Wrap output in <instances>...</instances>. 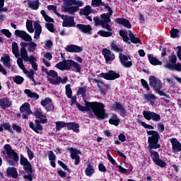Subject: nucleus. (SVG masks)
Segmentation results:
<instances>
[{
    "label": "nucleus",
    "mask_w": 181,
    "mask_h": 181,
    "mask_svg": "<svg viewBox=\"0 0 181 181\" xmlns=\"http://www.w3.org/2000/svg\"><path fill=\"white\" fill-rule=\"evenodd\" d=\"M5 4V0H0V13L1 12H8V8L6 7L4 8Z\"/></svg>",
    "instance_id": "nucleus-56"
},
{
    "label": "nucleus",
    "mask_w": 181,
    "mask_h": 181,
    "mask_svg": "<svg viewBox=\"0 0 181 181\" xmlns=\"http://www.w3.org/2000/svg\"><path fill=\"white\" fill-rule=\"evenodd\" d=\"M40 5V3L39 2V0L28 1V6L33 11H37V9H39Z\"/></svg>",
    "instance_id": "nucleus-31"
},
{
    "label": "nucleus",
    "mask_w": 181,
    "mask_h": 181,
    "mask_svg": "<svg viewBox=\"0 0 181 181\" xmlns=\"http://www.w3.org/2000/svg\"><path fill=\"white\" fill-rule=\"evenodd\" d=\"M55 67L64 71V70H71V67L75 69L76 73H81V65L74 62L73 59H64L62 62H59L56 64Z\"/></svg>",
    "instance_id": "nucleus-5"
},
{
    "label": "nucleus",
    "mask_w": 181,
    "mask_h": 181,
    "mask_svg": "<svg viewBox=\"0 0 181 181\" xmlns=\"http://www.w3.org/2000/svg\"><path fill=\"white\" fill-rule=\"evenodd\" d=\"M24 78L23 77L21 76H16L14 77H13V81H14V83H16V84H22L24 81Z\"/></svg>",
    "instance_id": "nucleus-46"
},
{
    "label": "nucleus",
    "mask_w": 181,
    "mask_h": 181,
    "mask_svg": "<svg viewBox=\"0 0 181 181\" xmlns=\"http://www.w3.org/2000/svg\"><path fill=\"white\" fill-rule=\"evenodd\" d=\"M20 164L21 166H23V169L27 173H32V164L29 162L28 158L23 157V156H21Z\"/></svg>",
    "instance_id": "nucleus-14"
},
{
    "label": "nucleus",
    "mask_w": 181,
    "mask_h": 181,
    "mask_svg": "<svg viewBox=\"0 0 181 181\" xmlns=\"http://www.w3.org/2000/svg\"><path fill=\"white\" fill-rule=\"evenodd\" d=\"M92 6H105L101 0H92Z\"/></svg>",
    "instance_id": "nucleus-54"
},
{
    "label": "nucleus",
    "mask_w": 181,
    "mask_h": 181,
    "mask_svg": "<svg viewBox=\"0 0 181 181\" xmlns=\"http://www.w3.org/2000/svg\"><path fill=\"white\" fill-rule=\"evenodd\" d=\"M36 126L34 128L35 132L37 134H39V131H43V127L41 126V124H39V120L35 119Z\"/></svg>",
    "instance_id": "nucleus-52"
},
{
    "label": "nucleus",
    "mask_w": 181,
    "mask_h": 181,
    "mask_svg": "<svg viewBox=\"0 0 181 181\" xmlns=\"http://www.w3.org/2000/svg\"><path fill=\"white\" fill-rule=\"evenodd\" d=\"M21 114H22L23 119H28L29 115L33 114L32 110L30 109V104L29 103H25L20 107Z\"/></svg>",
    "instance_id": "nucleus-10"
},
{
    "label": "nucleus",
    "mask_w": 181,
    "mask_h": 181,
    "mask_svg": "<svg viewBox=\"0 0 181 181\" xmlns=\"http://www.w3.org/2000/svg\"><path fill=\"white\" fill-rule=\"evenodd\" d=\"M115 22L118 23V25H123L127 29H131L132 28L131 23L126 18H117L115 20Z\"/></svg>",
    "instance_id": "nucleus-28"
},
{
    "label": "nucleus",
    "mask_w": 181,
    "mask_h": 181,
    "mask_svg": "<svg viewBox=\"0 0 181 181\" xmlns=\"http://www.w3.org/2000/svg\"><path fill=\"white\" fill-rule=\"evenodd\" d=\"M25 94H27L28 98H33V100H39V94L32 92L30 89H25L24 90Z\"/></svg>",
    "instance_id": "nucleus-35"
},
{
    "label": "nucleus",
    "mask_w": 181,
    "mask_h": 181,
    "mask_svg": "<svg viewBox=\"0 0 181 181\" xmlns=\"http://www.w3.org/2000/svg\"><path fill=\"white\" fill-rule=\"evenodd\" d=\"M48 158L50 161L56 160V156L54 155V153H53V151H49Z\"/></svg>",
    "instance_id": "nucleus-64"
},
{
    "label": "nucleus",
    "mask_w": 181,
    "mask_h": 181,
    "mask_svg": "<svg viewBox=\"0 0 181 181\" xmlns=\"http://www.w3.org/2000/svg\"><path fill=\"white\" fill-rule=\"evenodd\" d=\"M34 28L35 29L34 39H40V34L42 33V26L40 25V23L39 21H35L34 23Z\"/></svg>",
    "instance_id": "nucleus-25"
},
{
    "label": "nucleus",
    "mask_w": 181,
    "mask_h": 181,
    "mask_svg": "<svg viewBox=\"0 0 181 181\" xmlns=\"http://www.w3.org/2000/svg\"><path fill=\"white\" fill-rule=\"evenodd\" d=\"M119 57L120 62L122 63V66H124V67H126L127 69H129V67H132V62L131 61H128L131 60V57L120 53Z\"/></svg>",
    "instance_id": "nucleus-16"
},
{
    "label": "nucleus",
    "mask_w": 181,
    "mask_h": 181,
    "mask_svg": "<svg viewBox=\"0 0 181 181\" xmlns=\"http://www.w3.org/2000/svg\"><path fill=\"white\" fill-rule=\"evenodd\" d=\"M15 34L16 36L23 39L24 42H32V36H30V35L28 34V33L24 30H16L15 31Z\"/></svg>",
    "instance_id": "nucleus-18"
},
{
    "label": "nucleus",
    "mask_w": 181,
    "mask_h": 181,
    "mask_svg": "<svg viewBox=\"0 0 181 181\" xmlns=\"http://www.w3.org/2000/svg\"><path fill=\"white\" fill-rule=\"evenodd\" d=\"M76 28L81 30L83 33H86L87 35H91V25H83V24H77Z\"/></svg>",
    "instance_id": "nucleus-26"
},
{
    "label": "nucleus",
    "mask_w": 181,
    "mask_h": 181,
    "mask_svg": "<svg viewBox=\"0 0 181 181\" xmlns=\"http://www.w3.org/2000/svg\"><path fill=\"white\" fill-rule=\"evenodd\" d=\"M26 148H27L28 156L30 160H32V159H33V158H34L33 151H32V150H30V148H29V147L27 146Z\"/></svg>",
    "instance_id": "nucleus-63"
},
{
    "label": "nucleus",
    "mask_w": 181,
    "mask_h": 181,
    "mask_svg": "<svg viewBox=\"0 0 181 181\" xmlns=\"http://www.w3.org/2000/svg\"><path fill=\"white\" fill-rule=\"evenodd\" d=\"M92 12L93 10L90 6H86L83 9L80 10L81 15H83L84 16H88V15H90Z\"/></svg>",
    "instance_id": "nucleus-38"
},
{
    "label": "nucleus",
    "mask_w": 181,
    "mask_h": 181,
    "mask_svg": "<svg viewBox=\"0 0 181 181\" xmlns=\"http://www.w3.org/2000/svg\"><path fill=\"white\" fill-rule=\"evenodd\" d=\"M102 53L106 60V63H110V62L115 59V55L111 50L105 48L103 49Z\"/></svg>",
    "instance_id": "nucleus-21"
},
{
    "label": "nucleus",
    "mask_w": 181,
    "mask_h": 181,
    "mask_svg": "<svg viewBox=\"0 0 181 181\" xmlns=\"http://www.w3.org/2000/svg\"><path fill=\"white\" fill-rule=\"evenodd\" d=\"M156 96L154 94L148 93V94H144V99L145 101H149L151 104H152L155 100H156Z\"/></svg>",
    "instance_id": "nucleus-39"
},
{
    "label": "nucleus",
    "mask_w": 181,
    "mask_h": 181,
    "mask_svg": "<svg viewBox=\"0 0 181 181\" xmlns=\"http://www.w3.org/2000/svg\"><path fill=\"white\" fill-rule=\"evenodd\" d=\"M47 76H49V77H52V78H57V77H59V76H59V74L54 70H50L48 72Z\"/></svg>",
    "instance_id": "nucleus-62"
},
{
    "label": "nucleus",
    "mask_w": 181,
    "mask_h": 181,
    "mask_svg": "<svg viewBox=\"0 0 181 181\" xmlns=\"http://www.w3.org/2000/svg\"><path fill=\"white\" fill-rule=\"evenodd\" d=\"M40 105L44 107L45 110L48 112L50 111H54V105H53V100L50 98H46L40 102Z\"/></svg>",
    "instance_id": "nucleus-12"
},
{
    "label": "nucleus",
    "mask_w": 181,
    "mask_h": 181,
    "mask_svg": "<svg viewBox=\"0 0 181 181\" xmlns=\"http://www.w3.org/2000/svg\"><path fill=\"white\" fill-rule=\"evenodd\" d=\"M102 78L105 80H115V78H119V74L114 71H109L107 73H101L100 74Z\"/></svg>",
    "instance_id": "nucleus-17"
},
{
    "label": "nucleus",
    "mask_w": 181,
    "mask_h": 181,
    "mask_svg": "<svg viewBox=\"0 0 181 181\" xmlns=\"http://www.w3.org/2000/svg\"><path fill=\"white\" fill-rule=\"evenodd\" d=\"M69 98L71 99V105L73 106L74 104H76V107L79 111H81L82 112H90V118H93L94 115H95L98 120L108 118V115L105 110V105H104V103L98 102H88L84 99L83 102L85 103V106H83L77 102V98H76V96Z\"/></svg>",
    "instance_id": "nucleus-1"
},
{
    "label": "nucleus",
    "mask_w": 181,
    "mask_h": 181,
    "mask_svg": "<svg viewBox=\"0 0 181 181\" xmlns=\"http://www.w3.org/2000/svg\"><path fill=\"white\" fill-rule=\"evenodd\" d=\"M53 47V42L52 40H49L45 42V45L44 46L45 49H47L50 50L52 47Z\"/></svg>",
    "instance_id": "nucleus-60"
},
{
    "label": "nucleus",
    "mask_w": 181,
    "mask_h": 181,
    "mask_svg": "<svg viewBox=\"0 0 181 181\" xmlns=\"http://www.w3.org/2000/svg\"><path fill=\"white\" fill-rule=\"evenodd\" d=\"M27 46L28 52H29V53H34V52L36 51V49H37V44L32 41H30L29 43H27Z\"/></svg>",
    "instance_id": "nucleus-37"
},
{
    "label": "nucleus",
    "mask_w": 181,
    "mask_h": 181,
    "mask_svg": "<svg viewBox=\"0 0 181 181\" xmlns=\"http://www.w3.org/2000/svg\"><path fill=\"white\" fill-rule=\"evenodd\" d=\"M45 28L48 29V30L53 33L54 32V25L53 23H47L45 24Z\"/></svg>",
    "instance_id": "nucleus-59"
},
{
    "label": "nucleus",
    "mask_w": 181,
    "mask_h": 181,
    "mask_svg": "<svg viewBox=\"0 0 181 181\" xmlns=\"http://www.w3.org/2000/svg\"><path fill=\"white\" fill-rule=\"evenodd\" d=\"M71 158L75 160V165H78L80 163V156L81 155V151L76 148H70Z\"/></svg>",
    "instance_id": "nucleus-20"
},
{
    "label": "nucleus",
    "mask_w": 181,
    "mask_h": 181,
    "mask_svg": "<svg viewBox=\"0 0 181 181\" xmlns=\"http://www.w3.org/2000/svg\"><path fill=\"white\" fill-rule=\"evenodd\" d=\"M65 50L69 53H81V52H83V48L78 45H67L65 47Z\"/></svg>",
    "instance_id": "nucleus-24"
},
{
    "label": "nucleus",
    "mask_w": 181,
    "mask_h": 181,
    "mask_svg": "<svg viewBox=\"0 0 181 181\" xmlns=\"http://www.w3.org/2000/svg\"><path fill=\"white\" fill-rule=\"evenodd\" d=\"M112 111H119L120 115L125 117L127 115V110L124 105H121L119 103H116L111 107Z\"/></svg>",
    "instance_id": "nucleus-22"
},
{
    "label": "nucleus",
    "mask_w": 181,
    "mask_h": 181,
    "mask_svg": "<svg viewBox=\"0 0 181 181\" xmlns=\"http://www.w3.org/2000/svg\"><path fill=\"white\" fill-rule=\"evenodd\" d=\"M164 67L165 69H168V70H172V71H181V64L177 63V64H167L164 65Z\"/></svg>",
    "instance_id": "nucleus-29"
},
{
    "label": "nucleus",
    "mask_w": 181,
    "mask_h": 181,
    "mask_svg": "<svg viewBox=\"0 0 181 181\" xmlns=\"http://www.w3.org/2000/svg\"><path fill=\"white\" fill-rule=\"evenodd\" d=\"M34 115L40 119V122H41V124H46V122H47V118L45 115H43V113H42V112L35 110Z\"/></svg>",
    "instance_id": "nucleus-30"
},
{
    "label": "nucleus",
    "mask_w": 181,
    "mask_h": 181,
    "mask_svg": "<svg viewBox=\"0 0 181 181\" xmlns=\"http://www.w3.org/2000/svg\"><path fill=\"white\" fill-rule=\"evenodd\" d=\"M41 15L43 16V18L46 22H51V23L54 22V20L53 18H52L50 16H47V14L46 13V11H45V10L41 11Z\"/></svg>",
    "instance_id": "nucleus-43"
},
{
    "label": "nucleus",
    "mask_w": 181,
    "mask_h": 181,
    "mask_svg": "<svg viewBox=\"0 0 181 181\" xmlns=\"http://www.w3.org/2000/svg\"><path fill=\"white\" fill-rule=\"evenodd\" d=\"M68 129H72L74 131V132H76L78 133L80 129V125H78V124L75 123V122H70V123H67L66 125Z\"/></svg>",
    "instance_id": "nucleus-34"
},
{
    "label": "nucleus",
    "mask_w": 181,
    "mask_h": 181,
    "mask_svg": "<svg viewBox=\"0 0 181 181\" xmlns=\"http://www.w3.org/2000/svg\"><path fill=\"white\" fill-rule=\"evenodd\" d=\"M64 127H67V123L64 122H56V129L57 131H60L62 128H64Z\"/></svg>",
    "instance_id": "nucleus-49"
},
{
    "label": "nucleus",
    "mask_w": 181,
    "mask_h": 181,
    "mask_svg": "<svg viewBox=\"0 0 181 181\" xmlns=\"http://www.w3.org/2000/svg\"><path fill=\"white\" fill-rule=\"evenodd\" d=\"M170 142L172 144V149L173 153H177L180 152L181 151V144L177 141V139L176 138H173L170 139Z\"/></svg>",
    "instance_id": "nucleus-23"
},
{
    "label": "nucleus",
    "mask_w": 181,
    "mask_h": 181,
    "mask_svg": "<svg viewBox=\"0 0 181 181\" xmlns=\"http://www.w3.org/2000/svg\"><path fill=\"white\" fill-rule=\"evenodd\" d=\"M4 129L6 131H9V132H12V129H11V124L9 123H4L0 125V132L4 131Z\"/></svg>",
    "instance_id": "nucleus-44"
},
{
    "label": "nucleus",
    "mask_w": 181,
    "mask_h": 181,
    "mask_svg": "<svg viewBox=\"0 0 181 181\" xmlns=\"http://www.w3.org/2000/svg\"><path fill=\"white\" fill-rule=\"evenodd\" d=\"M47 78L49 83H50V84H53L54 86H59L60 83H62V84H66V83H67V81L69 80L67 77L62 79V77L60 76L57 77L55 79L50 78V76H47Z\"/></svg>",
    "instance_id": "nucleus-19"
},
{
    "label": "nucleus",
    "mask_w": 181,
    "mask_h": 181,
    "mask_svg": "<svg viewBox=\"0 0 181 181\" xmlns=\"http://www.w3.org/2000/svg\"><path fill=\"white\" fill-rule=\"evenodd\" d=\"M154 163H156V165H157L158 166H160V168L166 167V163L160 160V158L159 160H157Z\"/></svg>",
    "instance_id": "nucleus-58"
},
{
    "label": "nucleus",
    "mask_w": 181,
    "mask_h": 181,
    "mask_svg": "<svg viewBox=\"0 0 181 181\" xmlns=\"http://www.w3.org/2000/svg\"><path fill=\"white\" fill-rule=\"evenodd\" d=\"M145 119H147L148 121H154V122H159L160 120V115L155 112H151V111H146L144 110L142 112Z\"/></svg>",
    "instance_id": "nucleus-9"
},
{
    "label": "nucleus",
    "mask_w": 181,
    "mask_h": 181,
    "mask_svg": "<svg viewBox=\"0 0 181 181\" xmlns=\"http://www.w3.org/2000/svg\"><path fill=\"white\" fill-rule=\"evenodd\" d=\"M98 35H100V36H103V37H110V36H112V33L104 30H99L98 32Z\"/></svg>",
    "instance_id": "nucleus-50"
},
{
    "label": "nucleus",
    "mask_w": 181,
    "mask_h": 181,
    "mask_svg": "<svg viewBox=\"0 0 181 181\" xmlns=\"http://www.w3.org/2000/svg\"><path fill=\"white\" fill-rule=\"evenodd\" d=\"M21 49H20V56L18 59H23L24 62H28L29 61V56L28 55V50L26 49V46H28V42H22L20 44Z\"/></svg>",
    "instance_id": "nucleus-13"
},
{
    "label": "nucleus",
    "mask_w": 181,
    "mask_h": 181,
    "mask_svg": "<svg viewBox=\"0 0 181 181\" xmlns=\"http://www.w3.org/2000/svg\"><path fill=\"white\" fill-rule=\"evenodd\" d=\"M139 122L142 125V127H144V128H146L147 129H155V127L153 126L151 124H147L145 122L139 120Z\"/></svg>",
    "instance_id": "nucleus-55"
},
{
    "label": "nucleus",
    "mask_w": 181,
    "mask_h": 181,
    "mask_svg": "<svg viewBox=\"0 0 181 181\" xmlns=\"http://www.w3.org/2000/svg\"><path fill=\"white\" fill-rule=\"evenodd\" d=\"M149 86L153 87L154 91H156L158 88H162V82L159 78L151 76L149 77Z\"/></svg>",
    "instance_id": "nucleus-15"
},
{
    "label": "nucleus",
    "mask_w": 181,
    "mask_h": 181,
    "mask_svg": "<svg viewBox=\"0 0 181 181\" xmlns=\"http://www.w3.org/2000/svg\"><path fill=\"white\" fill-rule=\"evenodd\" d=\"M120 36L123 38L124 42H128L129 43V40L132 43H141V40L132 33V31L129 30V37H128V31L125 30H122L119 31Z\"/></svg>",
    "instance_id": "nucleus-7"
},
{
    "label": "nucleus",
    "mask_w": 181,
    "mask_h": 181,
    "mask_svg": "<svg viewBox=\"0 0 181 181\" xmlns=\"http://www.w3.org/2000/svg\"><path fill=\"white\" fill-rule=\"evenodd\" d=\"M7 175H8V176H12V177H14V179H16L18 177V172L16 171V168H8L7 169Z\"/></svg>",
    "instance_id": "nucleus-40"
},
{
    "label": "nucleus",
    "mask_w": 181,
    "mask_h": 181,
    "mask_svg": "<svg viewBox=\"0 0 181 181\" xmlns=\"http://www.w3.org/2000/svg\"><path fill=\"white\" fill-rule=\"evenodd\" d=\"M147 134L151 135V136H148V138L149 149H158L160 148V144H158L160 139L159 133L156 131L149 130L147 131Z\"/></svg>",
    "instance_id": "nucleus-6"
},
{
    "label": "nucleus",
    "mask_w": 181,
    "mask_h": 181,
    "mask_svg": "<svg viewBox=\"0 0 181 181\" xmlns=\"http://www.w3.org/2000/svg\"><path fill=\"white\" fill-rule=\"evenodd\" d=\"M150 153L151 155V158L154 163H156L157 160H158L160 159L159 158V153H158L153 150H151Z\"/></svg>",
    "instance_id": "nucleus-45"
},
{
    "label": "nucleus",
    "mask_w": 181,
    "mask_h": 181,
    "mask_svg": "<svg viewBox=\"0 0 181 181\" xmlns=\"http://www.w3.org/2000/svg\"><path fill=\"white\" fill-rule=\"evenodd\" d=\"M88 81H90V83H98V87H101L100 86V84H104V82H103V81L98 80V79L93 78H88Z\"/></svg>",
    "instance_id": "nucleus-57"
},
{
    "label": "nucleus",
    "mask_w": 181,
    "mask_h": 181,
    "mask_svg": "<svg viewBox=\"0 0 181 181\" xmlns=\"http://www.w3.org/2000/svg\"><path fill=\"white\" fill-rule=\"evenodd\" d=\"M105 8L107 9L108 13H103L100 16V18L95 17L93 21L95 22V26H101L103 29H106L109 32H111V26H110V22H111V16H112V9L108 5L105 6Z\"/></svg>",
    "instance_id": "nucleus-2"
},
{
    "label": "nucleus",
    "mask_w": 181,
    "mask_h": 181,
    "mask_svg": "<svg viewBox=\"0 0 181 181\" xmlns=\"http://www.w3.org/2000/svg\"><path fill=\"white\" fill-rule=\"evenodd\" d=\"M83 5L84 2L80 0H64L62 11L69 13V15L74 16L80 11V8Z\"/></svg>",
    "instance_id": "nucleus-3"
},
{
    "label": "nucleus",
    "mask_w": 181,
    "mask_h": 181,
    "mask_svg": "<svg viewBox=\"0 0 181 181\" xmlns=\"http://www.w3.org/2000/svg\"><path fill=\"white\" fill-rule=\"evenodd\" d=\"M169 63L168 64H175L177 62V57L175 55V54H172L168 57Z\"/></svg>",
    "instance_id": "nucleus-51"
},
{
    "label": "nucleus",
    "mask_w": 181,
    "mask_h": 181,
    "mask_svg": "<svg viewBox=\"0 0 181 181\" xmlns=\"http://www.w3.org/2000/svg\"><path fill=\"white\" fill-rule=\"evenodd\" d=\"M111 47L112 50H114L115 52H117V53H119V52H122V49L118 47V45H117L115 42H112Z\"/></svg>",
    "instance_id": "nucleus-61"
},
{
    "label": "nucleus",
    "mask_w": 181,
    "mask_h": 181,
    "mask_svg": "<svg viewBox=\"0 0 181 181\" xmlns=\"http://www.w3.org/2000/svg\"><path fill=\"white\" fill-rule=\"evenodd\" d=\"M12 105V102L9 100V98H4L2 99H0V106L1 108L5 109L11 107Z\"/></svg>",
    "instance_id": "nucleus-32"
},
{
    "label": "nucleus",
    "mask_w": 181,
    "mask_h": 181,
    "mask_svg": "<svg viewBox=\"0 0 181 181\" xmlns=\"http://www.w3.org/2000/svg\"><path fill=\"white\" fill-rule=\"evenodd\" d=\"M179 30L176 29V28H173L170 31V36L171 37H173V38H176V37H179Z\"/></svg>",
    "instance_id": "nucleus-53"
},
{
    "label": "nucleus",
    "mask_w": 181,
    "mask_h": 181,
    "mask_svg": "<svg viewBox=\"0 0 181 181\" xmlns=\"http://www.w3.org/2000/svg\"><path fill=\"white\" fill-rule=\"evenodd\" d=\"M47 8L48 11H53L54 13H55V15H57L58 17L60 18L61 14L57 12V7L56 6L49 5Z\"/></svg>",
    "instance_id": "nucleus-48"
},
{
    "label": "nucleus",
    "mask_w": 181,
    "mask_h": 181,
    "mask_svg": "<svg viewBox=\"0 0 181 181\" xmlns=\"http://www.w3.org/2000/svg\"><path fill=\"white\" fill-rule=\"evenodd\" d=\"M148 59L151 64H152L153 66H161V64H162V62L158 60V59H156V57L152 56V54H148Z\"/></svg>",
    "instance_id": "nucleus-33"
},
{
    "label": "nucleus",
    "mask_w": 181,
    "mask_h": 181,
    "mask_svg": "<svg viewBox=\"0 0 181 181\" xmlns=\"http://www.w3.org/2000/svg\"><path fill=\"white\" fill-rule=\"evenodd\" d=\"M12 53L14 54L15 57L18 59L20 56L19 54V47L18 46V43L16 42H12Z\"/></svg>",
    "instance_id": "nucleus-36"
},
{
    "label": "nucleus",
    "mask_w": 181,
    "mask_h": 181,
    "mask_svg": "<svg viewBox=\"0 0 181 181\" xmlns=\"http://www.w3.org/2000/svg\"><path fill=\"white\" fill-rule=\"evenodd\" d=\"M1 62L3 63L4 67L11 69V57L8 54H5L1 57Z\"/></svg>",
    "instance_id": "nucleus-27"
},
{
    "label": "nucleus",
    "mask_w": 181,
    "mask_h": 181,
    "mask_svg": "<svg viewBox=\"0 0 181 181\" xmlns=\"http://www.w3.org/2000/svg\"><path fill=\"white\" fill-rule=\"evenodd\" d=\"M109 123L117 127V125H119V118H118L117 115H113V117L109 119Z\"/></svg>",
    "instance_id": "nucleus-41"
},
{
    "label": "nucleus",
    "mask_w": 181,
    "mask_h": 181,
    "mask_svg": "<svg viewBox=\"0 0 181 181\" xmlns=\"http://www.w3.org/2000/svg\"><path fill=\"white\" fill-rule=\"evenodd\" d=\"M66 90V95L68 98H71V94H73V91L71 90V87L70 84H67L65 86Z\"/></svg>",
    "instance_id": "nucleus-47"
},
{
    "label": "nucleus",
    "mask_w": 181,
    "mask_h": 181,
    "mask_svg": "<svg viewBox=\"0 0 181 181\" xmlns=\"http://www.w3.org/2000/svg\"><path fill=\"white\" fill-rule=\"evenodd\" d=\"M95 170H94V168H93L91 166V165L88 164L87 168L85 170V173L86 176H93V173H94Z\"/></svg>",
    "instance_id": "nucleus-42"
},
{
    "label": "nucleus",
    "mask_w": 181,
    "mask_h": 181,
    "mask_svg": "<svg viewBox=\"0 0 181 181\" xmlns=\"http://www.w3.org/2000/svg\"><path fill=\"white\" fill-rule=\"evenodd\" d=\"M4 149V151H1L2 155H6V159L10 166H15L14 162L19 160V155H18V153L9 144H5Z\"/></svg>",
    "instance_id": "nucleus-4"
},
{
    "label": "nucleus",
    "mask_w": 181,
    "mask_h": 181,
    "mask_svg": "<svg viewBox=\"0 0 181 181\" xmlns=\"http://www.w3.org/2000/svg\"><path fill=\"white\" fill-rule=\"evenodd\" d=\"M17 64L18 65L20 69L23 71V73H25V74H28L27 77H28L30 80H32V81L35 83L36 81L35 80V71H30L28 72L26 68H25V65L23 64V60L21 58H18L17 59Z\"/></svg>",
    "instance_id": "nucleus-11"
},
{
    "label": "nucleus",
    "mask_w": 181,
    "mask_h": 181,
    "mask_svg": "<svg viewBox=\"0 0 181 181\" xmlns=\"http://www.w3.org/2000/svg\"><path fill=\"white\" fill-rule=\"evenodd\" d=\"M59 18L62 19V26L64 28H74L76 23L74 22V17L67 15H61Z\"/></svg>",
    "instance_id": "nucleus-8"
}]
</instances>
